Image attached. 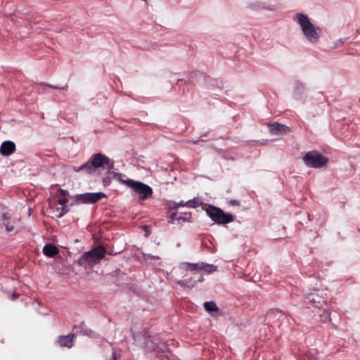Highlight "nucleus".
Masks as SVG:
<instances>
[{"label":"nucleus","instance_id":"b1692460","mask_svg":"<svg viewBox=\"0 0 360 360\" xmlns=\"http://www.w3.org/2000/svg\"><path fill=\"white\" fill-rule=\"evenodd\" d=\"M159 259L160 257L158 256H154V255H146V260H148V259Z\"/></svg>","mask_w":360,"mask_h":360},{"label":"nucleus","instance_id":"39448f33","mask_svg":"<svg viewBox=\"0 0 360 360\" xmlns=\"http://www.w3.org/2000/svg\"><path fill=\"white\" fill-rule=\"evenodd\" d=\"M202 264L199 263L182 262L174 269V275L177 278H184L201 271Z\"/></svg>","mask_w":360,"mask_h":360},{"label":"nucleus","instance_id":"dca6fc26","mask_svg":"<svg viewBox=\"0 0 360 360\" xmlns=\"http://www.w3.org/2000/svg\"><path fill=\"white\" fill-rule=\"evenodd\" d=\"M202 268L201 271H205L206 274H212L217 271V266L212 264H206L205 262H201Z\"/></svg>","mask_w":360,"mask_h":360},{"label":"nucleus","instance_id":"f3484780","mask_svg":"<svg viewBox=\"0 0 360 360\" xmlns=\"http://www.w3.org/2000/svg\"><path fill=\"white\" fill-rule=\"evenodd\" d=\"M204 307L208 312L217 311L218 310V307L214 302H206L204 303Z\"/></svg>","mask_w":360,"mask_h":360},{"label":"nucleus","instance_id":"f03ea898","mask_svg":"<svg viewBox=\"0 0 360 360\" xmlns=\"http://www.w3.org/2000/svg\"><path fill=\"white\" fill-rule=\"evenodd\" d=\"M106 250L103 246L96 247L84 252L78 259V264L84 267L93 266L104 258Z\"/></svg>","mask_w":360,"mask_h":360},{"label":"nucleus","instance_id":"f257e3e1","mask_svg":"<svg viewBox=\"0 0 360 360\" xmlns=\"http://www.w3.org/2000/svg\"><path fill=\"white\" fill-rule=\"evenodd\" d=\"M292 19L299 26L303 39L309 44H318L321 39L322 30L309 16L304 13H296Z\"/></svg>","mask_w":360,"mask_h":360},{"label":"nucleus","instance_id":"bb28decb","mask_svg":"<svg viewBox=\"0 0 360 360\" xmlns=\"http://www.w3.org/2000/svg\"><path fill=\"white\" fill-rule=\"evenodd\" d=\"M18 297V295L13 294V299H16Z\"/></svg>","mask_w":360,"mask_h":360},{"label":"nucleus","instance_id":"423d86ee","mask_svg":"<svg viewBox=\"0 0 360 360\" xmlns=\"http://www.w3.org/2000/svg\"><path fill=\"white\" fill-rule=\"evenodd\" d=\"M303 161L304 164L308 167L313 168H320L326 165L328 160L326 157L321 155L319 152L312 150L307 152L304 155Z\"/></svg>","mask_w":360,"mask_h":360},{"label":"nucleus","instance_id":"a211bd4d","mask_svg":"<svg viewBox=\"0 0 360 360\" xmlns=\"http://www.w3.org/2000/svg\"><path fill=\"white\" fill-rule=\"evenodd\" d=\"M177 283L183 286L193 287L195 285L196 282L195 281H192L191 279H182V280H176Z\"/></svg>","mask_w":360,"mask_h":360},{"label":"nucleus","instance_id":"412c9836","mask_svg":"<svg viewBox=\"0 0 360 360\" xmlns=\"http://www.w3.org/2000/svg\"><path fill=\"white\" fill-rule=\"evenodd\" d=\"M114 176L117 180H118L120 182L124 184V185H126L127 181H133L132 179H123L124 175L122 174H115Z\"/></svg>","mask_w":360,"mask_h":360},{"label":"nucleus","instance_id":"6ab92c4d","mask_svg":"<svg viewBox=\"0 0 360 360\" xmlns=\"http://www.w3.org/2000/svg\"><path fill=\"white\" fill-rule=\"evenodd\" d=\"M60 193L63 198L58 200V204L60 205L62 207H66V204L68 203V200L65 198V196L68 194V192L66 191L61 190Z\"/></svg>","mask_w":360,"mask_h":360},{"label":"nucleus","instance_id":"a878e982","mask_svg":"<svg viewBox=\"0 0 360 360\" xmlns=\"http://www.w3.org/2000/svg\"><path fill=\"white\" fill-rule=\"evenodd\" d=\"M203 280H204V278L202 276H200L198 281L200 282H202Z\"/></svg>","mask_w":360,"mask_h":360},{"label":"nucleus","instance_id":"393cba45","mask_svg":"<svg viewBox=\"0 0 360 360\" xmlns=\"http://www.w3.org/2000/svg\"><path fill=\"white\" fill-rule=\"evenodd\" d=\"M51 88H53V89H64L65 87H63V88H59V87H57V86H50Z\"/></svg>","mask_w":360,"mask_h":360},{"label":"nucleus","instance_id":"7ed1b4c3","mask_svg":"<svg viewBox=\"0 0 360 360\" xmlns=\"http://www.w3.org/2000/svg\"><path fill=\"white\" fill-rule=\"evenodd\" d=\"M105 166H107L108 168H112L113 162L111 161L106 155L102 153H96L92 155L87 162L82 165L79 170H91L92 168L98 169Z\"/></svg>","mask_w":360,"mask_h":360},{"label":"nucleus","instance_id":"6e6552de","mask_svg":"<svg viewBox=\"0 0 360 360\" xmlns=\"http://www.w3.org/2000/svg\"><path fill=\"white\" fill-rule=\"evenodd\" d=\"M105 197V194L103 192H96L77 194L75 196V198L79 202L89 204L95 203Z\"/></svg>","mask_w":360,"mask_h":360},{"label":"nucleus","instance_id":"5701e85b","mask_svg":"<svg viewBox=\"0 0 360 360\" xmlns=\"http://www.w3.org/2000/svg\"><path fill=\"white\" fill-rule=\"evenodd\" d=\"M146 349L148 350H155V344L154 342L150 340H148L146 342Z\"/></svg>","mask_w":360,"mask_h":360},{"label":"nucleus","instance_id":"4be33fe9","mask_svg":"<svg viewBox=\"0 0 360 360\" xmlns=\"http://www.w3.org/2000/svg\"><path fill=\"white\" fill-rule=\"evenodd\" d=\"M260 8L263 10H266V11H276L275 6L273 5H270V4L266 5V4H263L261 5Z\"/></svg>","mask_w":360,"mask_h":360},{"label":"nucleus","instance_id":"0eeeda50","mask_svg":"<svg viewBox=\"0 0 360 360\" xmlns=\"http://www.w3.org/2000/svg\"><path fill=\"white\" fill-rule=\"evenodd\" d=\"M206 212L213 221L219 224H228L233 220L231 214H226L221 209L214 206H209L206 210Z\"/></svg>","mask_w":360,"mask_h":360},{"label":"nucleus","instance_id":"2eb2a0df","mask_svg":"<svg viewBox=\"0 0 360 360\" xmlns=\"http://www.w3.org/2000/svg\"><path fill=\"white\" fill-rule=\"evenodd\" d=\"M184 206L190 208H194L198 206V202L195 201V200H189L186 202L184 200H181L180 202L175 203V208Z\"/></svg>","mask_w":360,"mask_h":360},{"label":"nucleus","instance_id":"4468645a","mask_svg":"<svg viewBox=\"0 0 360 360\" xmlns=\"http://www.w3.org/2000/svg\"><path fill=\"white\" fill-rule=\"evenodd\" d=\"M43 252L46 256L52 257L58 254V250L54 245L47 244L44 247Z\"/></svg>","mask_w":360,"mask_h":360},{"label":"nucleus","instance_id":"ddd939ff","mask_svg":"<svg viewBox=\"0 0 360 360\" xmlns=\"http://www.w3.org/2000/svg\"><path fill=\"white\" fill-rule=\"evenodd\" d=\"M50 212L52 214V217L56 218H60L62 217L65 213L68 212V209L67 207H56V206H52L50 207Z\"/></svg>","mask_w":360,"mask_h":360},{"label":"nucleus","instance_id":"aec40b11","mask_svg":"<svg viewBox=\"0 0 360 360\" xmlns=\"http://www.w3.org/2000/svg\"><path fill=\"white\" fill-rule=\"evenodd\" d=\"M4 224L6 229L7 231H12L14 230V226L11 225L10 222L8 220V218L6 216H4Z\"/></svg>","mask_w":360,"mask_h":360},{"label":"nucleus","instance_id":"f8f14e48","mask_svg":"<svg viewBox=\"0 0 360 360\" xmlns=\"http://www.w3.org/2000/svg\"><path fill=\"white\" fill-rule=\"evenodd\" d=\"M269 130L272 134L276 135V134H279L281 131L288 132L290 131V129H289V127H288L283 124H281L279 123L274 122L273 124H269Z\"/></svg>","mask_w":360,"mask_h":360},{"label":"nucleus","instance_id":"20e7f679","mask_svg":"<svg viewBox=\"0 0 360 360\" xmlns=\"http://www.w3.org/2000/svg\"><path fill=\"white\" fill-rule=\"evenodd\" d=\"M126 186L130 188L134 195L140 200L150 198L153 194V189L147 184L137 181H127Z\"/></svg>","mask_w":360,"mask_h":360},{"label":"nucleus","instance_id":"9b49d317","mask_svg":"<svg viewBox=\"0 0 360 360\" xmlns=\"http://www.w3.org/2000/svg\"><path fill=\"white\" fill-rule=\"evenodd\" d=\"M75 335L68 334L67 335L60 336L58 343L61 347H71L73 345Z\"/></svg>","mask_w":360,"mask_h":360},{"label":"nucleus","instance_id":"9d476101","mask_svg":"<svg viewBox=\"0 0 360 360\" xmlns=\"http://www.w3.org/2000/svg\"><path fill=\"white\" fill-rule=\"evenodd\" d=\"M15 150V145L13 141H4L0 147V153L5 156L11 155Z\"/></svg>","mask_w":360,"mask_h":360},{"label":"nucleus","instance_id":"1a4fd4ad","mask_svg":"<svg viewBox=\"0 0 360 360\" xmlns=\"http://www.w3.org/2000/svg\"><path fill=\"white\" fill-rule=\"evenodd\" d=\"M306 299L314 307L319 309L323 308L326 304L325 299L316 291L309 293L307 295Z\"/></svg>","mask_w":360,"mask_h":360}]
</instances>
